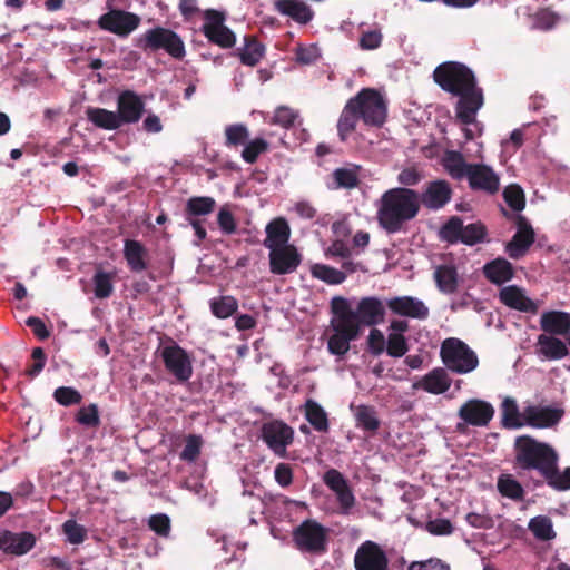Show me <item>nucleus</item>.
I'll list each match as a JSON object with an SVG mask.
<instances>
[{
	"label": "nucleus",
	"instance_id": "nucleus-24",
	"mask_svg": "<svg viewBox=\"0 0 570 570\" xmlns=\"http://www.w3.org/2000/svg\"><path fill=\"white\" fill-rule=\"evenodd\" d=\"M525 423L535 429L552 428L559 423L563 415V411L550 406H528L524 410Z\"/></svg>",
	"mask_w": 570,
	"mask_h": 570
},
{
	"label": "nucleus",
	"instance_id": "nucleus-40",
	"mask_svg": "<svg viewBox=\"0 0 570 570\" xmlns=\"http://www.w3.org/2000/svg\"><path fill=\"white\" fill-rule=\"evenodd\" d=\"M541 478L556 491L563 492L570 490V466L560 471L558 462H554Z\"/></svg>",
	"mask_w": 570,
	"mask_h": 570
},
{
	"label": "nucleus",
	"instance_id": "nucleus-13",
	"mask_svg": "<svg viewBox=\"0 0 570 570\" xmlns=\"http://www.w3.org/2000/svg\"><path fill=\"white\" fill-rule=\"evenodd\" d=\"M355 570H390L385 551L374 541L363 542L354 556Z\"/></svg>",
	"mask_w": 570,
	"mask_h": 570
},
{
	"label": "nucleus",
	"instance_id": "nucleus-4",
	"mask_svg": "<svg viewBox=\"0 0 570 570\" xmlns=\"http://www.w3.org/2000/svg\"><path fill=\"white\" fill-rule=\"evenodd\" d=\"M135 46L147 55L163 50L178 61L186 57L183 38L176 31L160 26L150 28L135 38Z\"/></svg>",
	"mask_w": 570,
	"mask_h": 570
},
{
	"label": "nucleus",
	"instance_id": "nucleus-46",
	"mask_svg": "<svg viewBox=\"0 0 570 570\" xmlns=\"http://www.w3.org/2000/svg\"><path fill=\"white\" fill-rule=\"evenodd\" d=\"M114 273L97 271L92 277L94 293L99 299L108 298L114 293Z\"/></svg>",
	"mask_w": 570,
	"mask_h": 570
},
{
	"label": "nucleus",
	"instance_id": "nucleus-64",
	"mask_svg": "<svg viewBox=\"0 0 570 570\" xmlns=\"http://www.w3.org/2000/svg\"><path fill=\"white\" fill-rule=\"evenodd\" d=\"M423 179L422 173L415 167H407L400 171L397 175V181L401 187L416 186Z\"/></svg>",
	"mask_w": 570,
	"mask_h": 570
},
{
	"label": "nucleus",
	"instance_id": "nucleus-9",
	"mask_svg": "<svg viewBox=\"0 0 570 570\" xmlns=\"http://www.w3.org/2000/svg\"><path fill=\"white\" fill-rule=\"evenodd\" d=\"M204 24L202 32L207 40L220 48L228 49L233 48L236 43L235 33L225 26L226 16L224 12L207 9L203 12Z\"/></svg>",
	"mask_w": 570,
	"mask_h": 570
},
{
	"label": "nucleus",
	"instance_id": "nucleus-12",
	"mask_svg": "<svg viewBox=\"0 0 570 570\" xmlns=\"http://www.w3.org/2000/svg\"><path fill=\"white\" fill-rule=\"evenodd\" d=\"M455 96L459 97L455 106L456 118L465 126H478L475 116L484 104L483 90L475 82L471 88Z\"/></svg>",
	"mask_w": 570,
	"mask_h": 570
},
{
	"label": "nucleus",
	"instance_id": "nucleus-44",
	"mask_svg": "<svg viewBox=\"0 0 570 570\" xmlns=\"http://www.w3.org/2000/svg\"><path fill=\"white\" fill-rule=\"evenodd\" d=\"M210 311L217 318H227L238 309V302L229 295L219 296L210 299Z\"/></svg>",
	"mask_w": 570,
	"mask_h": 570
},
{
	"label": "nucleus",
	"instance_id": "nucleus-27",
	"mask_svg": "<svg viewBox=\"0 0 570 570\" xmlns=\"http://www.w3.org/2000/svg\"><path fill=\"white\" fill-rule=\"evenodd\" d=\"M266 238L263 242L267 249L288 245L291 238V228L287 220L283 217L273 219L266 225Z\"/></svg>",
	"mask_w": 570,
	"mask_h": 570
},
{
	"label": "nucleus",
	"instance_id": "nucleus-55",
	"mask_svg": "<svg viewBox=\"0 0 570 570\" xmlns=\"http://www.w3.org/2000/svg\"><path fill=\"white\" fill-rule=\"evenodd\" d=\"M386 353L392 357H402L409 351V345L403 334L390 333L386 340Z\"/></svg>",
	"mask_w": 570,
	"mask_h": 570
},
{
	"label": "nucleus",
	"instance_id": "nucleus-28",
	"mask_svg": "<svg viewBox=\"0 0 570 570\" xmlns=\"http://www.w3.org/2000/svg\"><path fill=\"white\" fill-rule=\"evenodd\" d=\"M451 379L444 367H435L425 374L421 381L414 384L415 389H422L431 394H443L451 386Z\"/></svg>",
	"mask_w": 570,
	"mask_h": 570
},
{
	"label": "nucleus",
	"instance_id": "nucleus-51",
	"mask_svg": "<svg viewBox=\"0 0 570 570\" xmlns=\"http://www.w3.org/2000/svg\"><path fill=\"white\" fill-rule=\"evenodd\" d=\"M487 236V227L478 222L466 226L463 225V232L461 236L462 244L473 246L484 240Z\"/></svg>",
	"mask_w": 570,
	"mask_h": 570
},
{
	"label": "nucleus",
	"instance_id": "nucleus-56",
	"mask_svg": "<svg viewBox=\"0 0 570 570\" xmlns=\"http://www.w3.org/2000/svg\"><path fill=\"white\" fill-rule=\"evenodd\" d=\"M53 399L63 406H70L81 403L82 395L79 391L70 386H60L55 390Z\"/></svg>",
	"mask_w": 570,
	"mask_h": 570
},
{
	"label": "nucleus",
	"instance_id": "nucleus-19",
	"mask_svg": "<svg viewBox=\"0 0 570 570\" xmlns=\"http://www.w3.org/2000/svg\"><path fill=\"white\" fill-rule=\"evenodd\" d=\"M355 322L361 328L364 326H375L384 322L385 306L383 302L375 296H366L360 299L355 309Z\"/></svg>",
	"mask_w": 570,
	"mask_h": 570
},
{
	"label": "nucleus",
	"instance_id": "nucleus-63",
	"mask_svg": "<svg viewBox=\"0 0 570 570\" xmlns=\"http://www.w3.org/2000/svg\"><path fill=\"white\" fill-rule=\"evenodd\" d=\"M321 58L320 49L316 45L299 46L296 49V60L303 65H311Z\"/></svg>",
	"mask_w": 570,
	"mask_h": 570
},
{
	"label": "nucleus",
	"instance_id": "nucleus-7",
	"mask_svg": "<svg viewBox=\"0 0 570 570\" xmlns=\"http://www.w3.org/2000/svg\"><path fill=\"white\" fill-rule=\"evenodd\" d=\"M293 541L302 552L323 554L327 551V529L315 520H305L293 531Z\"/></svg>",
	"mask_w": 570,
	"mask_h": 570
},
{
	"label": "nucleus",
	"instance_id": "nucleus-10",
	"mask_svg": "<svg viewBox=\"0 0 570 570\" xmlns=\"http://www.w3.org/2000/svg\"><path fill=\"white\" fill-rule=\"evenodd\" d=\"M140 17L134 12L110 9L99 17L97 24L101 30L126 38L140 26Z\"/></svg>",
	"mask_w": 570,
	"mask_h": 570
},
{
	"label": "nucleus",
	"instance_id": "nucleus-53",
	"mask_svg": "<svg viewBox=\"0 0 570 570\" xmlns=\"http://www.w3.org/2000/svg\"><path fill=\"white\" fill-rule=\"evenodd\" d=\"M186 443L180 452V460L186 462H195L202 452L203 439L197 434H189L186 436Z\"/></svg>",
	"mask_w": 570,
	"mask_h": 570
},
{
	"label": "nucleus",
	"instance_id": "nucleus-33",
	"mask_svg": "<svg viewBox=\"0 0 570 570\" xmlns=\"http://www.w3.org/2000/svg\"><path fill=\"white\" fill-rule=\"evenodd\" d=\"M331 311L333 313L331 325L357 326L354 317L355 311L351 308L346 298L342 296L333 297L331 301Z\"/></svg>",
	"mask_w": 570,
	"mask_h": 570
},
{
	"label": "nucleus",
	"instance_id": "nucleus-35",
	"mask_svg": "<svg viewBox=\"0 0 570 570\" xmlns=\"http://www.w3.org/2000/svg\"><path fill=\"white\" fill-rule=\"evenodd\" d=\"M534 230H517L512 239L507 244L505 252L512 259L523 257L534 243Z\"/></svg>",
	"mask_w": 570,
	"mask_h": 570
},
{
	"label": "nucleus",
	"instance_id": "nucleus-45",
	"mask_svg": "<svg viewBox=\"0 0 570 570\" xmlns=\"http://www.w3.org/2000/svg\"><path fill=\"white\" fill-rule=\"evenodd\" d=\"M311 273L313 277L331 285L342 284L346 278V274L343 271H338L325 264L313 265L311 268Z\"/></svg>",
	"mask_w": 570,
	"mask_h": 570
},
{
	"label": "nucleus",
	"instance_id": "nucleus-60",
	"mask_svg": "<svg viewBox=\"0 0 570 570\" xmlns=\"http://www.w3.org/2000/svg\"><path fill=\"white\" fill-rule=\"evenodd\" d=\"M148 527L160 537H168L170 533V519L165 513L154 514L148 520Z\"/></svg>",
	"mask_w": 570,
	"mask_h": 570
},
{
	"label": "nucleus",
	"instance_id": "nucleus-17",
	"mask_svg": "<svg viewBox=\"0 0 570 570\" xmlns=\"http://www.w3.org/2000/svg\"><path fill=\"white\" fill-rule=\"evenodd\" d=\"M451 185L444 179L429 181L424 190L419 194L420 206L423 205L430 210L443 208L452 198Z\"/></svg>",
	"mask_w": 570,
	"mask_h": 570
},
{
	"label": "nucleus",
	"instance_id": "nucleus-3",
	"mask_svg": "<svg viewBox=\"0 0 570 570\" xmlns=\"http://www.w3.org/2000/svg\"><path fill=\"white\" fill-rule=\"evenodd\" d=\"M554 462H559V454L550 444L527 434L514 440L517 469L537 471L541 476Z\"/></svg>",
	"mask_w": 570,
	"mask_h": 570
},
{
	"label": "nucleus",
	"instance_id": "nucleus-32",
	"mask_svg": "<svg viewBox=\"0 0 570 570\" xmlns=\"http://www.w3.org/2000/svg\"><path fill=\"white\" fill-rule=\"evenodd\" d=\"M442 166L451 178L463 180L466 179L473 164L466 163L462 153L446 150L442 157Z\"/></svg>",
	"mask_w": 570,
	"mask_h": 570
},
{
	"label": "nucleus",
	"instance_id": "nucleus-18",
	"mask_svg": "<svg viewBox=\"0 0 570 570\" xmlns=\"http://www.w3.org/2000/svg\"><path fill=\"white\" fill-rule=\"evenodd\" d=\"M36 535L29 531L0 530V551L11 556H23L36 546Z\"/></svg>",
	"mask_w": 570,
	"mask_h": 570
},
{
	"label": "nucleus",
	"instance_id": "nucleus-49",
	"mask_svg": "<svg viewBox=\"0 0 570 570\" xmlns=\"http://www.w3.org/2000/svg\"><path fill=\"white\" fill-rule=\"evenodd\" d=\"M357 426L367 432H376L380 428V420L372 406L361 405L355 414Z\"/></svg>",
	"mask_w": 570,
	"mask_h": 570
},
{
	"label": "nucleus",
	"instance_id": "nucleus-26",
	"mask_svg": "<svg viewBox=\"0 0 570 570\" xmlns=\"http://www.w3.org/2000/svg\"><path fill=\"white\" fill-rule=\"evenodd\" d=\"M274 8L302 24L308 23L314 17L311 7L301 0H275Z\"/></svg>",
	"mask_w": 570,
	"mask_h": 570
},
{
	"label": "nucleus",
	"instance_id": "nucleus-30",
	"mask_svg": "<svg viewBox=\"0 0 570 570\" xmlns=\"http://www.w3.org/2000/svg\"><path fill=\"white\" fill-rule=\"evenodd\" d=\"M124 257L129 269L134 273H141L148 267V249L139 240H125Z\"/></svg>",
	"mask_w": 570,
	"mask_h": 570
},
{
	"label": "nucleus",
	"instance_id": "nucleus-38",
	"mask_svg": "<svg viewBox=\"0 0 570 570\" xmlns=\"http://www.w3.org/2000/svg\"><path fill=\"white\" fill-rule=\"evenodd\" d=\"M305 419L317 432L326 433L330 429L327 413L314 400L308 399L304 404Z\"/></svg>",
	"mask_w": 570,
	"mask_h": 570
},
{
	"label": "nucleus",
	"instance_id": "nucleus-16",
	"mask_svg": "<svg viewBox=\"0 0 570 570\" xmlns=\"http://www.w3.org/2000/svg\"><path fill=\"white\" fill-rule=\"evenodd\" d=\"M386 306L392 314L414 320H426L430 309L425 303L414 296H395L386 301Z\"/></svg>",
	"mask_w": 570,
	"mask_h": 570
},
{
	"label": "nucleus",
	"instance_id": "nucleus-31",
	"mask_svg": "<svg viewBox=\"0 0 570 570\" xmlns=\"http://www.w3.org/2000/svg\"><path fill=\"white\" fill-rule=\"evenodd\" d=\"M483 275L495 285H502L514 276L512 264L505 258L498 257L483 266Z\"/></svg>",
	"mask_w": 570,
	"mask_h": 570
},
{
	"label": "nucleus",
	"instance_id": "nucleus-22",
	"mask_svg": "<svg viewBox=\"0 0 570 570\" xmlns=\"http://www.w3.org/2000/svg\"><path fill=\"white\" fill-rule=\"evenodd\" d=\"M499 299L509 308L519 312L537 314L539 309L538 303L528 297L524 291L517 285H509L501 288Z\"/></svg>",
	"mask_w": 570,
	"mask_h": 570
},
{
	"label": "nucleus",
	"instance_id": "nucleus-5",
	"mask_svg": "<svg viewBox=\"0 0 570 570\" xmlns=\"http://www.w3.org/2000/svg\"><path fill=\"white\" fill-rule=\"evenodd\" d=\"M433 79L442 90L453 96L471 88L476 82L474 72L458 61L439 65L433 71Z\"/></svg>",
	"mask_w": 570,
	"mask_h": 570
},
{
	"label": "nucleus",
	"instance_id": "nucleus-25",
	"mask_svg": "<svg viewBox=\"0 0 570 570\" xmlns=\"http://www.w3.org/2000/svg\"><path fill=\"white\" fill-rule=\"evenodd\" d=\"M542 334L566 336L570 331V313L563 311L543 312L540 317Z\"/></svg>",
	"mask_w": 570,
	"mask_h": 570
},
{
	"label": "nucleus",
	"instance_id": "nucleus-39",
	"mask_svg": "<svg viewBox=\"0 0 570 570\" xmlns=\"http://www.w3.org/2000/svg\"><path fill=\"white\" fill-rule=\"evenodd\" d=\"M86 115L89 121L96 127L106 130H116L121 127L117 114L115 111L107 110L105 108L89 107L86 110Z\"/></svg>",
	"mask_w": 570,
	"mask_h": 570
},
{
	"label": "nucleus",
	"instance_id": "nucleus-47",
	"mask_svg": "<svg viewBox=\"0 0 570 570\" xmlns=\"http://www.w3.org/2000/svg\"><path fill=\"white\" fill-rule=\"evenodd\" d=\"M502 425L505 429H519L523 426L520 420V412L517 402L511 397H505L501 405Z\"/></svg>",
	"mask_w": 570,
	"mask_h": 570
},
{
	"label": "nucleus",
	"instance_id": "nucleus-52",
	"mask_svg": "<svg viewBox=\"0 0 570 570\" xmlns=\"http://www.w3.org/2000/svg\"><path fill=\"white\" fill-rule=\"evenodd\" d=\"M269 144L264 138H255L247 142L242 151V158L247 164H255L259 155L266 153Z\"/></svg>",
	"mask_w": 570,
	"mask_h": 570
},
{
	"label": "nucleus",
	"instance_id": "nucleus-15",
	"mask_svg": "<svg viewBox=\"0 0 570 570\" xmlns=\"http://www.w3.org/2000/svg\"><path fill=\"white\" fill-rule=\"evenodd\" d=\"M458 416L464 424L487 426L494 416V407L484 400L470 399L461 405Z\"/></svg>",
	"mask_w": 570,
	"mask_h": 570
},
{
	"label": "nucleus",
	"instance_id": "nucleus-58",
	"mask_svg": "<svg viewBox=\"0 0 570 570\" xmlns=\"http://www.w3.org/2000/svg\"><path fill=\"white\" fill-rule=\"evenodd\" d=\"M76 421L87 428H98L100 425L98 406L92 403L81 407L76 415Z\"/></svg>",
	"mask_w": 570,
	"mask_h": 570
},
{
	"label": "nucleus",
	"instance_id": "nucleus-61",
	"mask_svg": "<svg viewBox=\"0 0 570 570\" xmlns=\"http://www.w3.org/2000/svg\"><path fill=\"white\" fill-rule=\"evenodd\" d=\"M407 570H451L450 564L440 558H430L421 561H412Z\"/></svg>",
	"mask_w": 570,
	"mask_h": 570
},
{
	"label": "nucleus",
	"instance_id": "nucleus-62",
	"mask_svg": "<svg viewBox=\"0 0 570 570\" xmlns=\"http://www.w3.org/2000/svg\"><path fill=\"white\" fill-rule=\"evenodd\" d=\"M297 114L288 107H278L272 119V124L279 125L284 128H289L294 125Z\"/></svg>",
	"mask_w": 570,
	"mask_h": 570
},
{
	"label": "nucleus",
	"instance_id": "nucleus-48",
	"mask_svg": "<svg viewBox=\"0 0 570 570\" xmlns=\"http://www.w3.org/2000/svg\"><path fill=\"white\" fill-rule=\"evenodd\" d=\"M463 232V220L458 216H452L440 229L439 236L449 244L461 242Z\"/></svg>",
	"mask_w": 570,
	"mask_h": 570
},
{
	"label": "nucleus",
	"instance_id": "nucleus-57",
	"mask_svg": "<svg viewBox=\"0 0 570 570\" xmlns=\"http://www.w3.org/2000/svg\"><path fill=\"white\" fill-rule=\"evenodd\" d=\"M63 533L67 537V540L71 544H80L87 538V530L83 525L77 523L76 520L69 519L62 524Z\"/></svg>",
	"mask_w": 570,
	"mask_h": 570
},
{
	"label": "nucleus",
	"instance_id": "nucleus-34",
	"mask_svg": "<svg viewBox=\"0 0 570 570\" xmlns=\"http://www.w3.org/2000/svg\"><path fill=\"white\" fill-rule=\"evenodd\" d=\"M216 208V200L209 196L190 197L185 205V219L202 218L210 215Z\"/></svg>",
	"mask_w": 570,
	"mask_h": 570
},
{
	"label": "nucleus",
	"instance_id": "nucleus-41",
	"mask_svg": "<svg viewBox=\"0 0 570 570\" xmlns=\"http://www.w3.org/2000/svg\"><path fill=\"white\" fill-rule=\"evenodd\" d=\"M360 166L351 165L350 167H341L336 168L333 174V180L335 184V188H344V189H353L358 186L360 178L358 171Z\"/></svg>",
	"mask_w": 570,
	"mask_h": 570
},
{
	"label": "nucleus",
	"instance_id": "nucleus-1",
	"mask_svg": "<svg viewBox=\"0 0 570 570\" xmlns=\"http://www.w3.org/2000/svg\"><path fill=\"white\" fill-rule=\"evenodd\" d=\"M387 117V104L384 97L374 88H363L345 104L338 121L337 135L341 141H346L356 129L358 120L368 127L380 128Z\"/></svg>",
	"mask_w": 570,
	"mask_h": 570
},
{
	"label": "nucleus",
	"instance_id": "nucleus-59",
	"mask_svg": "<svg viewBox=\"0 0 570 570\" xmlns=\"http://www.w3.org/2000/svg\"><path fill=\"white\" fill-rule=\"evenodd\" d=\"M217 224L226 235H232L237 229L236 219L227 206H223L217 214Z\"/></svg>",
	"mask_w": 570,
	"mask_h": 570
},
{
	"label": "nucleus",
	"instance_id": "nucleus-54",
	"mask_svg": "<svg viewBox=\"0 0 570 570\" xmlns=\"http://www.w3.org/2000/svg\"><path fill=\"white\" fill-rule=\"evenodd\" d=\"M503 197L508 206L514 212H521L525 206L524 193L518 185H509L503 191Z\"/></svg>",
	"mask_w": 570,
	"mask_h": 570
},
{
	"label": "nucleus",
	"instance_id": "nucleus-11",
	"mask_svg": "<svg viewBox=\"0 0 570 570\" xmlns=\"http://www.w3.org/2000/svg\"><path fill=\"white\" fill-rule=\"evenodd\" d=\"M262 438L278 456H285L286 448L293 442L294 431L283 421L274 420L263 424Z\"/></svg>",
	"mask_w": 570,
	"mask_h": 570
},
{
	"label": "nucleus",
	"instance_id": "nucleus-29",
	"mask_svg": "<svg viewBox=\"0 0 570 570\" xmlns=\"http://www.w3.org/2000/svg\"><path fill=\"white\" fill-rule=\"evenodd\" d=\"M537 354L549 361L561 360L569 354V350L557 336L540 334L537 338Z\"/></svg>",
	"mask_w": 570,
	"mask_h": 570
},
{
	"label": "nucleus",
	"instance_id": "nucleus-23",
	"mask_svg": "<svg viewBox=\"0 0 570 570\" xmlns=\"http://www.w3.org/2000/svg\"><path fill=\"white\" fill-rule=\"evenodd\" d=\"M334 331L328 337L327 350L332 355L343 356L351 347V342L358 338L361 328L358 326L331 325Z\"/></svg>",
	"mask_w": 570,
	"mask_h": 570
},
{
	"label": "nucleus",
	"instance_id": "nucleus-2",
	"mask_svg": "<svg viewBox=\"0 0 570 570\" xmlns=\"http://www.w3.org/2000/svg\"><path fill=\"white\" fill-rule=\"evenodd\" d=\"M419 212V193L412 188L395 187L382 194L376 218L387 234H395L402 230L405 223L415 218Z\"/></svg>",
	"mask_w": 570,
	"mask_h": 570
},
{
	"label": "nucleus",
	"instance_id": "nucleus-14",
	"mask_svg": "<svg viewBox=\"0 0 570 570\" xmlns=\"http://www.w3.org/2000/svg\"><path fill=\"white\" fill-rule=\"evenodd\" d=\"M269 272L274 275L294 273L301 265L302 255L293 244L269 249Z\"/></svg>",
	"mask_w": 570,
	"mask_h": 570
},
{
	"label": "nucleus",
	"instance_id": "nucleus-42",
	"mask_svg": "<svg viewBox=\"0 0 570 570\" xmlns=\"http://www.w3.org/2000/svg\"><path fill=\"white\" fill-rule=\"evenodd\" d=\"M528 529L540 541L553 540L557 535L553 530L552 520L547 515H537L531 518L528 523Z\"/></svg>",
	"mask_w": 570,
	"mask_h": 570
},
{
	"label": "nucleus",
	"instance_id": "nucleus-8",
	"mask_svg": "<svg viewBox=\"0 0 570 570\" xmlns=\"http://www.w3.org/2000/svg\"><path fill=\"white\" fill-rule=\"evenodd\" d=\"M160 358L166 371L173 375L178 383H186L193 376V360L189 353L170 341L160 350Z\"/></svg>",
	"mask_w": 570,
	"mask_h": 570
},
{
	"label": "nucleus",
	"instance_id": "nucleus-37",
	"mask_svg": "<svg viewBox=\"0 0 570 570\" xmlns=\"http://www.w3.org/2000/svg\"><path fill=\"white\" fill-rule=\"evenodd\" d=\"M245 45L238 48L236 55L245 66L255 67L264 56V46L252 36L245 37Z\"/></svg>",
	"mask_w": 570,
	"mask_h": 570
},
{
	"label": "nucleus",
	"instance_id": "nucleus-21",
	"mask_svg": "<svg viewBox=\"0 0 570 570\" xmlns=\"http://www.w3.org/2000/svg\"><path fill=\"white\" fill-rule=\"evenodd\" d=\"M472 190H481L493 195L499 190L500 179L493 169L483 164H473L466 177Z\"/></svg>",
	"mask_w": 570,
	"mask_h": 570
},
{
	"label": "nucleus",
	"instance_id": "nucleus-6",
	"mask_svg": "<svg viewBox=\"0 0 570 570\" xmlns=\"http://www.w3.org/2000/svg\"><path fill=\"white\" fill-rule=\"evenodd\" d=\"M440 356L444 366L458 374L470 373L479 365L476 353L456 337H449L442 342Z\"/></svg>",
	"mask_w": 570,
	"mask_h": 570
},
{
	"label": "nucleus",
	"instance_id": "nucleus-43",
	"mask_svg": "<svg viewBox=\"0 0 570 570\" xmlns=\"http://www.w3.org/2000/svg\"><path fill=\"white\" fill-rule=\"evenodd\" d=\"M497 487L502 497L514 501H522L524 499V489L511 474L500 475Z\"/></svg>",
	"mask_w": 570,
	"mask_h": 570
},
{
	"label": "nucleus",
	"instance_id": "nucleus-36",
	"mask_svg": "<svg viewBox=\"0 0 570 570\" xmlns=\"http://www.w3.org/2000/svg\"><path fill=\"white\" fill-rule=\"evenodd\" d=\"M434 281L440 292L453 294L458 289L459 275L455 266L440 265L434 271Z\"/></svg>",
	"mask_w": 570,
	"mask_h": 570
},
{
	"label": "nucleus",
	"instance_id": "nucleus-20",
	"mask_svg": "<svg viewBox=\"0 0 570 570\" xmlns=\"http://www.w3.org/2000/svg\"><path fill=\"white\" fill-rule=\"evenodd\" d=\"M144 101L135 91H122L118 96L116 111L120 125L138 122L144 114Z\"/></svg>",
	"mask_w": 570,
	"mask_h": 570
},
{
	"label": "nucleus",
	"instance_id": "nucleus-50",
	"mask_svg": "<svg viewBox=\"0 0 570 570\" xmlns=\"http://www.w3.org/2000/svg\"><path fill=\"white\" fill-rule=\"evenodd\" d=\"M225 145L237 147L244 145L249 138L248 128L244 124H233L225 128Z\"/></svg>",
	"mask_w": 570,
	"mask_h": 570
}]
</instances>
